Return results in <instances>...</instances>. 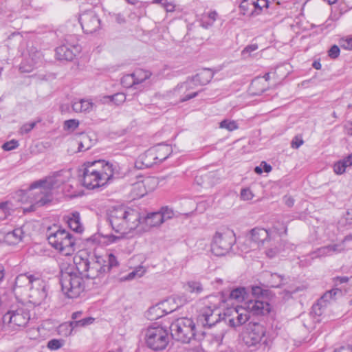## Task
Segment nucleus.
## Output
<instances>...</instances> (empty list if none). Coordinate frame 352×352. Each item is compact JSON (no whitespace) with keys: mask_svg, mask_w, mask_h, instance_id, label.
I'll return each instance as SVG.
<instances>
[{"mask_svg":"<svg viewBox=\"0 0 352 352\" xmlns=\"http://www.w3.org/2000/svg\"><path fill=\"white\" fill-rule=\"evenodd\" d=\"M251 290L254 299L248 300L243 307H237L233 309L236 316L228 319L230 327H236L245 324L250 318V314L258 316L267 314L270 311L268 291L258 286H252Z\"/></svg>","mask_w":352,"mask_h":352,"instance_id":"f257e3e1","label":"nucleus"},{"mask_svg":"<svg viewBox=\"0 0 352 352\" xmlns=\"http://www.w3.org/2000/svg\"><path fill=\"white\" fill-rule=\"evenodd\" d=\"M80 180L85 188L94 189L103 186L119 177L118 166L104 160L87 162L80 170Z\"/></svg>","mask_w":352,"mask_h":352,"instance_id":"f03ea898","label":"nucleus"},{"mask_svg":"<svg viewBox=\"0 0 352 352\" xmlns=\"http://www.w3.org/2000/svg\"><path fill=\"white\" fill-rule=\"evenodd\" d=\"M140 218L137 210L122 206L113 208L108 212V221L112 229L122 236L136 229Z\"/></svg>","mask_w":352,"mask_h":352,"instance_id":"7ed1b4c3","label":"nucleus"},{"mask_svg":"<svg viewBox=\"0 0 352 352\" xmlns=\"http://www.w3.org/2000/svg\"><path fill=\"white\" fill-rule=\"evenodd\" d=\"M60 283L63 292L69 298H77L85 289L83 279L74 272V266L61 270Z\"/></svg>","mask_w":352,"mask_h":352,"instance_id":"20e7f679","label":"nucleus"},{"mask_svg":"<svg viewBox=\"0 0 352 352\" xmlns=\"http://www.w3.org/2000/svg\"><path fill=\"white\" fill-rule=\"evenodd\" d=\"M47 240L52 247L64 256L72 255L76 251V239L65 229L58 228L55 232H49Z\"/></svg>","mask_w":352,"mask_h":352,"instance_id":"39448f33","label":"nucleus"},{"mask_svg":"<svg viewBox=\"0 0 352 352\" xmlns=\"http://www.w3.org/2000/svg\"><path fill=\"white\" fill-rule=\"evenodd\" d=\"M119 263L116 257L111 253L104 256H95L90 258L89 265L85 277L96 278L109 272L114 267H118Z\"/></svg>","mask_w":352,"mask_h":352,"instance_id":"423d86ee","label":"nucleus"},{"mask_svg":"<svg viewBox=\"0 0 352 352\" xmlns=\"http://www.w3.org/2000/svg\"><path fill=\"white\" fill-rule=\"evenodd\" d=\"M30 319V310L23 303H18L10 307L9 311L2 318L4 326L12 329L25 327Z\"/></svg>","mask_w":352,"mask_h":352,"instance_id":"0eeeda50","label":"nucleus"},{"mask_svg":"<svg viewBox=\"0 0 352 352\" xmlns=\"http://www.w3.org/2000/svg\"><path fill=\"white\" fill-rule=\"evenodd\" d=\"M39 182L36 181L30 186L27 197L30 199L32 205L30 208L25 209V211H34L36 208L43 206L52 199V190L46 184H38Z\"/></svg>","mask_w":352,"mask_h":352,"instance_id":"6e6552de","label":"nucleus"},{"mask_svg":"<svg viewBox=\"0 0 352 352\" xmlns=\"http://www.w3.org/2000/svg\"><path fill=\"white\" fill-rule=\"evenodd\" d=\"M173 339L183 343H189L195 337V324L188 318H181L175 320L170 326Z\"/></svg>","mask_w":352,"mask_h":352,"instance_id":"1a4fd4ad","label":"nucleus"},{"mask_svg":"<svg viewBox=\"0 0 352 352\" xmlns=\"http://www.w3.org/2000/svg\"><path fill=\"white\" fill-rule=\"evenodd\" d=\"M236 242L233 230L223 228L215 232L211 244L212 253L218 256L226 255Z\"/></svg>","mask_w":352,"mask_h":352,"instance_id":"9d476101","label":"nucleus"},{"mask_svg":"<svg viewBox=\"0 0 352 352\" xmlns=\"http://www.w3.org/2000/svg\"><path fill=\"white\" fill-rule=\"evenodd\" d=\"M145 340L148 348L162 351L167 346L169 339L166 329L160 326H151L146 329Z\"/></svg>","mask_w":352,"mask_h":352,"instance_id":"9b49d317","label":"nucleus"},{"mask_svg":"<svg viewBox=\"0 0 352 352\" xmlns=\"http://www.w3.org/2000/svg\"><path fill=\"white\" fill-rule=\"evenodd\" d=\"M265 333L266 329L263 324L258 322H250L243 334V342L248 346L259 347L266 342Z\"/></svg>","mask_w":352,"mask_h":352,"instance_id":"f8f14e48","label":"nucleus"},{"mask_svg":"<svg viewBox=\"0 0 352 352\" xmlns=\"http://www.w3.org/2000/svg\"><path fill=\"white\" fill-rule=\"evenodd\" d=\"M269 239L268 231L262 228H254L251 230L250 235L246 237L244 243L241 245L242 251L246 252L256 250Z\"/></svg>","mask_w":352,"mask_h":352,"instance_id":"ddd939ff","label":"nucleus"},{"mask_svg":"<svg viewBox=\"0 0 352 352\" xmlns=\"http://www.w3.org/2000/svg\"><path fill=\"white\" fill-rule=\"evenodd\" d=\"M187 300L184 296H177L176 297L170 298L166 301L160 304V306H155L150 309V313H155V317L160 318L163 312L165 314L171 313L183 306Z\"/></svg>","mask_w":352,"mask_h":352,"instance_id":"4468645a","label":"nucleus"},{"mask_svg":"<svg viewBox=\"0 0 352 352\" xmlns=\"http://www.w3.org/2000/svg\"><path fill=\"white\" fill-rule=\"evenodd\" d=\"M30 302L35 305H40L47 296V285L40 278L35 279L30 288Z\"/></svg>","mask_w":352,"mask_h":352,"instance_id":"2eb2a0df","label":"nucleus"},{"mask_svg":"<svg viewBox=\"0 0 352 352\" xmlns=\"http://www.w3.org/2000/svg\"><path fill=\"white\" fill-rule=\"evenodd\" d=\"M72 177V172L69 169H63L54 172L52 175L40 179L38 184H46L47 186L52 190L59 188L63 184L69 182Z\"/></svg>","mask_w":352,"mask_h":352,"instance_id":"dca6fc26","label":"nucleus"},{"mask_svg":"<svg viewBox=\"0 0 352 352\" xmlns=\"http://www.w3.org/2000/svg\"><path fill=\"white\" fill-rule=\"evenodd\" d=\"M198 320L204 327L208 326V327H212L217 324H221L227 322L226 320L223 322L221 321L219 309H211L210 307H205L201 310Z\"/></svg>","mask_w":352,"mask_h":352,"instance_id":"f3484780","label":"nucleus"},{"mask_svg":"<svg viewBox=\"0 0 352 352\" xmlns=\"http://www.w3.org/2000/svg\"><path fill=\"white\" fill-rule=\"evenodd\" d=\"M79 22L82 29L86 34H92L99 29L100 21L93 11H86L81 14Z\"/></svg>","mask_w":352,"mask_h":352,"instance_id":"a211bd4d","label":"nucleus"},{"mask_svg":"<svg viewBox=\"0 0 352 352\" xmlns=\"http://www.w3.org/2000/svg\"><path fill=\"white\" fill-rule=\"evenodd\" d=\"M157 184V181L153 177H146L142 180L133 184L131 190L133 199L140 198L148 192L152 191Z\"/></svg>","mask_w":352,"mask_h":352,"instance_id":"6ab92c4d","label":"nucleus"},{"mask_svg":"<svg viewBox=\"0 0 352 352\" xmlns=\"http://www.w3.org/2000/svg\"><path fill=\"white\" fill-rule=\"evenodd\" d=\"M192 81H186L178 85L175 88L168 93L170 97H175L179 102H184L196 97L198 92H190L192 89Z\"/></svg>","mask_w":352,"mask_h":352,"instance_id":"aec40b11","label":"nucleus"},{"mask_svg":"<svg viewBox=\"0 0 352 352\" xmlns=\"http://www.w3.org/2000/svg\"><path fill=\"white\" fill-rule=\"evenodd\" d=\"M246 288L244 287H238L236 288L230 289L228 291L222 292L223 296H228L229 299L235 300L237 302H247L248 300L254 299L252 295V289Z\"/></svg>","mask_w":352,"mask_h":352,"instance_id":"412c9836","label":"nucleus"},{"mask_svg":"<svg viewBox=\"0 0 352 352\" xmlns=\"http://www.w3.org/2000/svg\"><path fill=\"white\" fill-rule=\"evenodd\" d=\"M80 47L78 45L63 44L56 49V56L60 60L71 61L79 53Z\"/></svg>","mask_w":352,"mask_h":352,"instance_id":"4be33fe9","label":"nucleus"},{"mask_svg":"<svg viewBox=\"0 0 352 352\" xmlns=\"http://www.w3.org/2000/svg\"><path fill=\"white\" fill-rule=\"evenodd\" d=\"M156 164H158L157 156H155L154 150L151 148L139 157L135 162V166L141 169L151 167Z\"/></svg>","mask_w":352,"mask_h":352,"instance_id":"5701e85b","label":"nucleus"},{"mask_svg":"<svg viewBox=\"0 0 352 352\" xmlns=\"http://www.w3.org/2000/svg\"><path fill=\"white\" fill-rule=\"evenodd\" d=\"M36 278H34L32 275H27L25 274H19L15 279L14 291L16 292L17 289L22 288L30 289L32 285L33 282H34Z\"/></svg>","mask_w":352,"mask_h":352,"instance_id":"b1692460","label":"nucleus"},{"mask_svg":"<svg viewBox=\"0 0 352 352\" xmlns=\"http://www.w3.org/2000/svg\"><path fill=\"white\" fill-rule=\"evenodd\" d=\"M67 222L70 229L77 233L82 232L84 228L80 223V217L78 212H74L67 217Z\"/></svg>","mask_w":352,"mask_h":352,"instance_id":"393cba45","label":"nucleus"},{"mask_svg":"<svg viewBox=\"0 0 352 352\" xmlns=\"http://www.w3.org/2000/svg\"><path fill=\"white\" fill-rule=\"evenodd\" d=\"M268 87L267 85H265L263 79L256 78L252 80L249 87V92L253 96L261 95Z\"/></svg>","mask_w":352,"mask_h":352,"instance_id":"a878e982","label":"nucleus"},{"mask_svg":"<svg viewBox=\"0 0 352 352\" xmlns=\"http://www.w3.org/2000/svg\"><path fill=\"white\" fill-rule=\"evenodd\" d=\"M151 148L155 153L158 163H161L167 159L172 152L171 147L167 144H159Z\"/></svg>","mask_w":352,"mask_h":352,"instance_id":"bb28decb","label":"nucleus"},{"mask_svg":"<svg viewBox=\"0 0 352 352\" xmlns=\"http://www.w3.org/2000/svg\"><path fill=\"white\" fill-rule=\"evenodd\" d=\"M214 74L210 69H204L199 73L196 74L192 79V82H199L201 85H204L210 82L213 78Z\"/></svg>","mask_w":352,"mask_h":352,"instance_id":"cd10ccee","label":"nucleus"},{"mask_svg":"<svg viewBox=\"0 0 352 352\" xmlns=\"http://www.w3.org/2000/svg\"><path fill=\"white\" fill-rule=\"evenodd\" d=\"M89 258H83L81 256H76L74 258V263L76 266V269L78 272L82 276H85L86 272H87L89 265Z\"/></svg>","mask_w":352,"mask_h":352,"instance_id":"c85d7f7f","label":"nucleus"},{"mask_svg":"<svg viewBox=\"0 0 352 352\" xmlns=\"http://www.w3.org/2000/svg\"><path fill=\"white\" fill-rule=\"evenodd\" d=\"M23 232L21 228H15L6 234V240L10 244H16L22 239Z\"/></svg>","mask_w":352,"mask_h":352,"instance_id":"c756f323","label":"nucleus"},{"mask_svg":"<svg viewBox=\"0 0 352 352\" xmlns=\"http://www.w3.org/2000/svg\"><path fill=\"white\" fill-rule=\"evenodd\" d=\"M218 14L216 11H210L208 14H204L201 19V25L205 29L212 27L216 21Z\"/></svg>","mask_w":352,"mask_h":352,"instance_id":"7c9ffc66","label":"nucleus"},{"mask_svg":"<svg viewBox=\"0 0 352 352\" xmlns=\"http://www.w3.org/2000/svg\"><path fill=\"white\" fill-rule=\"evenodd\" d=\"M185 289L193 294L199 295L204 291L202 284L199 281L190 280L184 286Z\"/></svg>","mask_w":352,"mask_h":352,"instance_id":"2f4dec72","label":"nucleus"},{"mask_svg":"<svg viewBox=\"0 0 352 352\" xmlns=\"http://www.w3.org/2000/svg\"><path fill=\"white\" fill-rule=\"evenodd\" d=\"M164 220L163 219V215L161 214L160 212H153L148 214L146 218V224L151 227L157 226L162 224Z\"/></svg>","mask_w":352,"mask_h":352,"instance_id":"473e14b6","label":"nucleus"},{"mask_svg":"<svg viewBox=\"0 0 352 352\" xmlns=\"http://www.w3.org/2000/svg\"><path fill=\"white\" fill-rule=\"evenodd\" d=\"M133 75L135 77L136 85H139L144 82L146 80L148 79L151 76L152 74L148 70L137 69L133 72Z\"/></svg>","mask_w":352,"mask_h":352,"instance_id":"72a5a7b5","label":"nucleus"},{"mask_svg":"<svg viewBox=\"0 0 352 352\" xmlns=\"http://www.w3.org/2000/svg\"><path fill=\"white\" fill-rule=\"evenodd\" d=\"M94 321V318L92 317H87L79 320H74L69 322L70 331L69 334H71L72 330L78 327H85L87 325L91 324Z\"/></svg>","mask_w":352,"mask_h":352,"instance_id":"f704fd0d","label":"nucleus"},{"mask_svg":"<svg viewBox=\"0 0 352 352\" xmlns=\"http://www.w3.org/2000/svg\"><path fill=\"white\" fill-rule=\"evenodd\" d=\"M247 3H250L251 6L254 8L251 11L252 14L254 12H256V10L259 11V0H243L240 4V8L244 12H248L250 10Z\"/></svg>","mask_w":352,"mask_h":352,"instance_id":"c9c22d12","label":"nucleus"},{"mask_svg":"<svg viewBox=\"0 0 352 352\" xmlns=\"http://www.w3.org/2000/svg\"><path fill=\"white\" fill-rule=\"evenodd\" d=\"M104 100H108L119 105L123 103L126 100V96L123 93H116L112 96H107L104 97Z\"/></svg>","mask_w":352,"mask_h":352,"instance_id":"e433bc0d","label":"nucleus"},{"mask_svg":"<svg viewBox=\"0 0 352 352\" xmlns=\"http://www.w3.org/2000/svg\"><path fill=\"white\" fill-rule=\"evenodd\" d=\"M91 146L89 137L87 134H82L78 142V151H85Z\"/></svg>","mask_w":352,"mask_h":352,"instance_id":"4c0bfd02","label":"nucleus"},{"mask_svg":"<svg viewBox=\"0 0 352 352\" xmlns=\"http://www.w3.org/2000/svg\"><path fill=\"white\" fill-rule=\"evenodd\" d=\"M121 84L123 87L126 88L132 87L136 85L135 77L133 74L124 75L121 78Z\"/></svg>","mask_w":352,"mask_h":352,"instance_id":"58836bf2","label":"nucleus"},{"mask_svg":"<svg viewBox=\"0 0 352 352\" xmlns=\"http://www.w3.org/2000/svg\"><path fill=\"white\" fill-rule=\"evenodd\" d=\"M146 272V270L142 266H139L135 270L130 272L125 278L124 280H131L135 276L142 277Z\"/></svg>","mask_w":352,"mask_h":352,"instance_id":"ea45409f","label":"nucleus"},{"mask_svg":"<svg viewBox=\"0 0 352 352\" xmlns=\"http://www.w3.org/2000/svg\"><path fill=\"white\" fill-rule=\"evenodd\" d=\"M219 127L232 131L238 129V125L234 121L224 120L220 122Z\"/></svg>","mask_w":352,"mask_h":352,"instance_id":"a19ab883","label":"nucleus"},{"mask_svg":"<svg viewBox=\"0 0 352 352\" xmlns=\"http://www.w3.org/2000/svg\"><path fill=\"white\" fill-rule=\"evenodd\" d=\"M324 298H321L319 300L316 304H314L312 306L311 308V313L314 314L316 316H320L322 315L323 314V305L322 303L324 302Z\"/></svg>","mask_w":352,"mask_h":352,"instance_id":"79ce46f5","label":"nucleus"},{"mask_svg":"<svg viewBox=\"0 0 352 352\" xmlns=\"http://www.w3.org/2000/svg\"><path fill=\"white\" fill-rule=\"evenodd\" d=\"M78 120L75 119L68 120L64 122V129L67 131H74L78 128Z\"/></svg>","mask_w":352,"mask_h":352,"instance_id":"37998d69","label":"nucleus"},{"mask_svg":"<svg viewBox=\"0 0 352 352\" xmlns=\"http://www.w3.org/2000/svg\"><path fill=\"white\" fill-rule=\"evenodd\" d=\"M270 276H271L270 283H271L272 287H278L282 284L283 279L282 276H280L276 273H274V274H272L270 275Z\"/></svg>","mask_w":352,"mask_h":352,"instance_id":"c03bdc74","label":"nucleus"},{"mask_svg":"<svg viewBox=\"0 0 352 352\" xmlns=\"http://www.w3.org/2000/svg\"><path fill=\"white\" fill-rule=\"evenodd\" d=\"M63 345V341L58 339H52L47 343V347L51 350H57Z\"/></svg>","mask_w":352,"mask_h":352,"instance_id":"a18cd8bd","label":"nucleus"},{"mask_svg":"<svg viewBox=\"0 0 352 352\" xmlns=\"http://www.w3.org/2000/svg\"><path fill=\"white\" fill-rule=\"evenodd\" d=\"M36 122H32L24 124L19 130V133L21 135L28 133L30 132L36 126Z\"/></svg>","mask_w":352,"mask_h":352,"instance_id":"49530a36","label":"nucleus"},{"mask_svg":"<svg viewBox=\"0 0 352 352\" xmlns=\"http://www.w3.org/2000/svg\"><path fill=\"white\" fill-rule=\"evenodd\" d=\"M346 168L343 161L340 160L334 164L333 170L336 174L341 175L345 172Z\"/></svg>","mask_w":352,"mask_h":352,"instance_id":"de8ad7c7","label":"nucleus"},{"mask_svg":"<svg viewBox=\"0 0 352 352\" xmlns=\"http://www.w3.org/2000/svg\"><path fill=\"white\" fill-rule=\"evenodd\" d=\"M160 212L161 214L163 215V219L164 221L170 219L174 216L173 210L167 206L162 208Z\"/></svg>","mask_w":352,"mask_h":352,"instance_id":"09e8293b","label":"nucleus"},{"mask_svg":"<svg viewBox=\"0 0 352 352\" xmlns=\"http://www.w3.org/2000/svg\"><path fill=\"white\" fill-rule=\"evenodd\" d=\"M213 176H214V173H208L204 175L197 176L195 178V181L199 185H201V186L205 185L206 186L207 184L206 182L210 178L212 177Z\"/></svg>","mask_w":352,"mask_h":352,"instance_id":"8fccbe9b","label":"nucleus"},{"mask_svg":"<svg viewBox=\"0 0 352 352\" xmlns=\"http://www.w3.org/2000/svg\"><path fill=\"white\" fill-rule=\"evenodd\" d=\"M19 146V142L16 140H12L11 141L4 143L2 148L5 151H11Z\"/></svg>","mask_w":352,"mask_h":352,"instance_id":"3c124183","label":"nucleus"},{"mask_svg":"<svg viewBox=\"0 0 352 352\" xmlns=\"http://www.w3.org/2000/svg\"><path fill=\"white\" fill-rule=\"evenodd\" d=\"M254 197L253 193L249 188H243L241 191V197L243 200L249 201Z\"/></svg>","mask_w":352,"mask_h":352,"instance_id":"603ef678","label":"nucleus"},{"mask_svg":"<svg viewBox=\"0 0 352 352\" xmlns=\"http://www.w3.org/2000/svg\"><path fill=\"white\" fill-rule=\"evenodd\" d=\"M340 52V50L339 47L336 45H333L329 49V50L328 52V55L330 58L335 59L339 56Z\"/></svg>","mask_w":352,"mask_h":352,"instance_id":"864d4df0","label":"nucleus"},{"mask_svg":"<svg viewBox=\"0 0 352 352\" xmlns=\"http://www.w3.org/2000/svg\"><path fill=\"white\" fill-rule=\"evenodd\" d=\"M304 143V141L302 138L300 136H295L292 142H291V146L293 148H298L302 144Z\"/></svg>","mask_w":352,"mask_h":352,"instance_id":"5fc2aeb1","label":"nucleus"},{"mask_svg":"<svg viewBox=\"0 0 352 352\" xmlns=\"http://www.w3.org/2000/svg\"><path fill=\"white\" fill-rule=\"evenodd\" d=\"M344 243L329 245V249L331 252H341L344 250Z\"/></svg>","mask_w":352,"mask_h":352,"instance_id":"6e6d98bb","label":"nucleus"},{"mask_svg":"<svg viewBox=\"0 0 352 352\" xmlns=\"http://www.w3.org/2000/svg\"><path fill=\"white\" fill-rule=\"evenodd\" d=\"M316 254H317L316 256H324L329 255L331 252L329 251V246L327 245L319 248Z\"/></svg>","mask_w":352,"mask_h":352,"instance_id":"4d7b16f0","label":"nucleus"},{"mask_svg":"<svg viewBox=\"0 0 352 352\" xmlns=\"http://www.w3.org/2000/svg\"><path fill=\"white\" fill-rule=\"evenodd\" d=\"M258 49V45L256 44H252L248 45L244 48V50L242 51V55L245 56L246 54L250 55V54L256 50Z\"/></svg>","mask_w":352,"mask_h":352,"instance_id":"13d9d810","label":"nucleus"},{"mask_svg":"<svg viewBox=\"0 0 352 352\" xmlns=\"http://www.w3.org/2000/svg\"><path fill=\"white\" fill-rule=\"evenodd\" d=\"M82 112L89 111L92 108V103L89 100H81Z\"/></svg>","mask_w":352,"mask_h":352,"instance_id":"bf43d9fd","label":"nucleus"},{"mask_svg":"<svg viewBox=\"0 0 352 352\" xmlns=\"http://www.w3.org/2000/svg\"><path fill=\"white\" fill-rule=\"evenodd\" d=\"M109 14L116 19L118 23L122 24L126 21L124 15L121 13H109Z\"/></svg>","mask_w":352,"mask_h":352,"instance_id":"052dcab7","label":"nucleus"},{"mask_svg":"<svg viewBox=\"0 0 352 352\" xmlns=\"http://www.w3.org/2000/svg\"><path fill=\"white\" fill-rule=\"evenodd\" d=\"M342 290L338 288L333 289L329 292H327L322 297V298H327L329 296L332 297L333 296H335L338 294H341Z\"/></svg>","mask_w":352,"mask_h":352,"instance_id":"680f3d73","label":"nucleus"},{"mask_svg":"<svg viewBox=\"0 0 352 352\" xmlns=\"http://www.w3.org/2000/svg\"><path fill=\"white\" fill-rule=\"evenodd\" d=\"M72 109L75 112H82L81 100L73 102Z\"/></svg>","mask_w":352,"mask_h":352,"instance_id":"e2e57ef3","label":"nucleus"},{"mask_svg":"<svg viewBox=\"0 0 352 352\" xmlns=\"http://www.w3.org/2000/svg\"><path fill=\"white\" fill-rule=\"evenodd\" d=\"M342 47L346 50H352V38H348L342 41Z\"/></svg>","mask_w":352,"mask_h":352,"instance_id":"0e129e2a","label":"nucleus"},{"mask_svg":"<svg viewBox=\"0 0 352 352\" xmlns=\"http://www.w3.org/2000/svg\"><path fill=\"white\" fill-rule=\"evenodd\" d=\"M284 201H285V204L288 207L293 206V205L294 204V199L292 197H290V196H285L284 197Z\"/></svg>","mask_w":352,"mask_h":352,"instance_id":"69168bd1","label":"nucleus"},{"mask_svg":"<svg viewBox=\"0 0 352 352\" xmlns=\"http://www.w3.org/2000/svg\"><path fill=\"white\" fill-rule=\"evenodd\" d=\"M344 164L348 166H352V153L342 160Z\"/></svg>","mask_w":352,"mask_h":352,"instance_id":"338daca9","label":"nucleus"},{"mask_svg":"<svg viewBox=\"0 0 352 352\" xmlns=\"http://www.w3.org/2000/svg\"><path fill=\"white\" fill-rule=\"evenodd\" d=\"M334 352H352V346H348L346 347H341L338 350H336Z\"/></svg>","mask_w":352,"mask_h":352,"instance_id":"774afa93","label":"nucleus"}]
</instances>
